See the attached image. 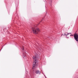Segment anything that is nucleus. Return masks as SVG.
Here are the masks:
<instances>
[{
    "instance_id": "7ed1b4c3",
    "label": "nucleus",
    "mask_w": 78,
    "mask_h": 78,
    "mask_svg": "<svg viewBox=\"0 0 78 78\" xmlns=\"http://www.w3.org/2000/svg\"><path fill=\"white\" fill-rule=\"evenodd\" d=\"M74 39L77 42L78 41V34L75 33L74 34Z\"/></svg>"
},
{
    "instance_id": "0eeeda50",
    "label": "nucleus",
    "mask_w": 78,
    "mask_h": 78,
    "mask_svg": "<svg viewBox=\"0 0 78 78\" xmlns=\"http://www.w3.org/2000/svg\"><path fill=\"white\" fill-rule=\"evenodd\" d=\"M51 2H52V0H50V3L51 4Z\"/></svg>"
},
{
    "instance_id": "9d476101",
    "label": "nucleus",
    "mask_w": 78,
    "mask_h": 78,
    "mask_svg": "<svg viewBox=\"0 0 78 78\" xmlns=\"http://www.w3.org/2000/svg\"><path fill=\"white\" fill-rule=\"evenodd\" d=\"M69 37H67V38H69Z\"/></svg>"
},
{
    "instance_id": "1a4fd4ad",
    "label": "nucleus",
    "mask_w": 78,
    "mask_h": 78,
    "mask_svg": "<svg viewBox=\"0 0 78 78\" xmlns=\"http://www.w3.org/2000/svg\"><path fill=\"white\" fill-rule=\"evenodd\" d=\"M23 50H24V48H23Z\"/></svg>"
},
{
    "instance_id": "f257e3e1",
    "label": "nucleus",
    "mask_w": 78,
    "mask_h": 78,
    "mask_svg": "<svg viewBox=\"0 0 78 78\" xmlns=\"http://www.w3.org/2000/svg\"><path fill=\"white\" fill-rule=\"evenodd\" d=\"M37 57L36 55L34 56L33 58L34 61L33 62V67H32L33 69L36 67V62H37Z\"/></svg>"
},
{
    "instance_id": "20e7f679",
    "label": "nucleus",
    "mask_w": 78,
    "mask_h": 78,
    "mask_svg": "<svg viewBox=\"0 0 78 78\" xmlns=\"http://www.w3.org/2000/svg\"><path fill=\"white\" fill-rule=\"evenodd\" d=\"M35 72L36 74H41V71H39V70H36Z\"/></svg>"
},
{
    "instance_id": "6e6552de",
    "label": "nucleus",
    "mask_w": 78,
    "mask_h": 78,
    "mask_svg": "<svg viewBox=\"0 0 78 78\" xmlns=\"http://www.w3.org/2000/svg\"><path fill=\"white\" fill-rule=\"evenodd\" d=\"M74 35H72V34H71L70 35V36H73Z\"/></svg>"
},
{
    "instance_id": "423d86ee",
    "label": "nucleus",
    "mask_w": 78,
    "mask_h": 78,
    "mask_svg": "<svg viewBox=\"0 0 78 78\" xmlns=\"http://www.w3.org/2000/svg\"><path fill=\"white\" fill-rule=\"evenodd\" d=\"M23 57H25L26 56V55H25V54H23Z\"/></svg>"
},
{
    "instance_id": "39448f33",
    "label": "nucleus",
    "mask_w": 78,
    "mask_h": 78,
    "mask_svg": "<svg viewBox=\"0 0 78 78\" xmlns=\"http://www.w3.org/2000/svg\"><path fill=\"white\" fill-rule=\"evenodd\" d=\"M69 34H72L71 33H67V32H66L65 33V35H66V36H67V35H69Z\"/></svg>"
},
{
    "instance_id": "9b49d317",
    "label": "nucleus",
    "mask_w": 78,
    "mask_h": 78,
    "mask_svg": "<svg viewBox=\"0 0 78 78\" xmlns=\"http://www.w3.org/2000/svg\"><path fill=\"white\" fill-rule=\"evenodd\" d=\"M2 50V49L0 51H1Z\"/></svg>"
},
{
    "instance_id": "f03ea898",
    "label": "nucleus",
    "mask_w": 78,
    "mask_h": 78,
    "mask_svg": "<svg viewBox=\"0 0 78 78\" xmlns=\"http://www.w3.org/2000/svg\"><path fill=\"white\" fill-rule=\"evenodd\" d=\"M32 29L33 33H35V34H37L39 31H40L39 29H36V28H33Z\"/></svg>"
}]
</instances>
